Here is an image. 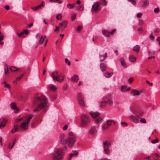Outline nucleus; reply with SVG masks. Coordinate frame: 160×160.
<instances>
[{
    "label": "nucleus",
    "mask_w": 160,
    "mask_h": 160,
    "mask_svg": "<svg viewBox=\"0 0 160 160\" xmlns=\"http://www.w3.org/2000/svg\"><path fill=\"white\" fill-rule=\"evenodd\" d=\"M142 15V13H138L137 14V16L138 18H140Z\"/></svg>",
    "instance_id": "57"
},
{
    "label": "nucleus",
    "mask_w": 160,
    "mask_h": 160,
    "mask_svg": "<svg viewBox=\"0 0 160 160\" xmlns=\"http://www.w3.org/2000/svg\"><path fill=\"white\" fill-rule=\"evenodd\" d=\"M64 154V152L62 148L55 149L54 152L52 154L53 160H62Z\"/></svg>",
    "instance_id": "2"
},
{
    "label": "nucleus",
    "mask_w": 160,
    "mask_h": 160,
    "mask_svg": "<svg viewBox=\"0 0 160 160\" xmlns=\"http://www.w3.org/2000/svg\"><path fill=\"white\" fill-rule=\"evenodd\" d=\"M62 16L61 14H58L56 16L57 19L58 20H61L62 18Z\"/></svg>",
    "instance_id": "39"
},
{
    "label": "nucleus",
    "mask_w": 160,
    "mask_h": 160,
    "mask_svg": "<svg viewBox=\"0 0 160 160\" xmlns=\"http://www.w3.org/2000/svg\"><path fill=\"white\" fill-rule=\"evenodd\" d=\"M48 87L51 90L54 91L57 89L56 87L53 85H50Z\"/></svg>",
    "instance_id": "33"
},
{
    "label": "nucleus",
    "mask_w": 160,
    "mask_h": 160,
    "mask_svg": "<svg viewBox=\"0 0 160 160\" xmlns=\"http://www.w3.org/2000/svg\"><path fill=\"white\" fill-rule=\"evenodd\" d=\"M76 141V137L72 132H70L68 138V144L71 147L73 146Z\"/></svg>",
    "instance_id": "5"
},
{
    "label": "nucleus",
    "mask_w": 160,
    "mask_h": 160,
    "mask_svg": "<svg viewBox=\"0 0 160 160\" xmlns=\"http://www.w3.org/2000/svg\"><path fill=\"white\" fill-rule=\"evenodd\" d=\"M100 68L102 71L104 72L106 69V66L105 64L101 63L100 65Z\"/></svg>",
    "instance_id": "19"
},
{
    "label": "nucleus",
    "mask_w": 160,
    "mask_h": 160,
    "mask_svg": "<svg viewBox=\"0 0 160 160\" xmlns=\"http://www.w3.org/2000/svg\"><path fill=\"white\" fill-rule=\"evenodd\" d=\"M90 121V118L86 115H82L81 116V126L85 127L88 125Z\"/></svg>",
    "instance_id": "6"
},
{
    "label": "nucleus",
    "mask_w": 160,
    "mask_h": 160,
    "mask_svg": "<svg viewBox=\"0 0 160 160\" xmlns=\"http://www.w3.org/2000/svg\"><path fill=\"white\" fill-rule=\"evenodd\" d=\"M8 67L7 66H6V67H5L4 68V71H5V74H8Z\"/></svg>",
    "instance_id": "50"
},
{
    "label": "nucleus",
    "mask_w": 160,
    "mask_h": 160,
    "mask_svg": "<svg viewBox=\"0 0 160 160\" xmlns=\"http://www.w3.org/2000/svg\"><path fill=\"white\" fill-rule=\"evenodd\" d=\"M78 103L80 107L82 108H83L85 106L84 101L82 97L81 93H79L78 95Z\"/></svg>",
    "instance_id": "9"
},
{
    "label": "nucleus",
    "mask_w": 160,
    "mask_h": 160,
    "mask_svg": "<svg viewBox=\"0 0 160 160\" xmlns=\"http://www.w3.org/2000/svg\"><path fill=\"white\" fill-rule=\"evenodd\" d=\"M157 41L159 42V44L160 45V36L157 38Z\"/></svg>",
    "instance_id": "63"
},
{
    "label": "nucleus",
    "mask_w": 160,
    "mask_h": 160,
    "mask_svg": "<svg viewBox=\"0 0 160 160\" xmlns=\"http://www.w3.org/2000/svg\"><path fill=\"white\" fill-rule=\"evenodd\" d=\"M2 83H4L5 84V85H4V87H5V88H10V86L9 84H7V83H6L5 82H3Z\"/></svg>",
    "instance_id": "51"
},
{
    "label": "nucleus",
    "mask_w": 160,
    "mask_h": 160,
    "mask_svg": "<svg viewBox=\"0 0 160 160\" xmlns=\"http://www.w3.org/2000/svg\"><path fill=\"white\" fill-rule=\"evenodd\" d=\"M51 77L55 80L59 82H63L65 76L62 73H59L57 71H55L51 74Z\"/></svg>",
    "instance_id": "4"
},
{
    "label": "nucleus",
    "mask_w": 160,
    "mask_h": 160,
    "mask_svg": "<svg viewBox=\"0 0 160 160\" xmlns=\"http://www.w3.org/2000/svg\"><path fill=\"white\" fill-rule=\"evenodd\" d=\"M19 127L18 125H14L13 128L11 131V132L12 133H14L15 132L19 131Z\"/></svg>",
    "instance_id": "20"
},
{
    "label": "nucleus",
    "mask_w": 160,
    "mask_h": 160,
    "mask_svg": "<svg viewBox=\"0 0 160 160\" xmlns=\"http://www.w3.org/2000/svg\"><path fill=\"white\" fill-rule=\"evenodd\" d=\"M131 94L133 96L139 95V92L137 90H134L131 92Z\"/></svg>",
    "instance_id": "28"
},
{
    "label": "nucleus",
    "mask_w": 160,
    "mask_h": 160,
    "mask_svg": "<svg viewBox=\"0 0 160 160\" xmlns=\"http://www.w3.org/2000/svg\"><path fill=\"white\" fill-rule=\"evenodd\" d=\"M65 62L66 63H67V64L68 65V66H70L71 64V63H70V62L68 60V59L67 58H66L65 59Z\"/></svg>",
    "instance_id": "53"
},
{
    "label": "nucleus",
    "mask_w": 160,
    "mask_h": 160,
    "mask_svg": "<svg viewBox=\"0 0 160 160\" xmlns=\"http://www.w3.org/2000/svg\"><path fill=\"white\" fill-rule=\"evenodd\" d=\"M23 119V118L22 117H18L16 119L15 121L16 122H19L20 121H21Z\"/></svg>",
    "instance_id": "41"
},
{
    "label": "nucleus",
    "mask_w": 160,
    "mask_h": 160,
    "mask_svg": "<svg viewBox=\"0 0 160 160\" xmlns=\"http://www.w3.org/2000/svg\"><path fill=\"white\" fill-rule=\"evenodd\" d=\"M65 135L63 133L60 134L59 138L60 143L62 144L65 145L68 143V140H67L65 138Z\"/></svg>",
    "instance_id": "10"
},
{
    "label": "nucleus",
    "mask_w": 160,
    "mask_h": 160,
    "mask_svg": "<svg viewBox=\"0 0 160 160\" xmlns=\"http://www.w3.org/2000/svg\"><path fill=\"white\" fill-rule=\"evenodd\" d=\"M76 14L75 13L72 14V15L71 19L72 21H74L76 18Z\"/></svg>",
    "instance_id": "42"
},
{
    "label": "nucleus",
    "mask_w": 160,
    "mask_h": 160,
    "mask_svg": "<svg viewBox=\"0 0 160 160\" xmlns=\"http://www.w3.org/2000/svg\"><path fill=\"white\" fill-rule=\"evenodd\" d=\"M149 37L151 39H153L154 38V37L153 36L152 34H151L150 35Z\"/></svg>",
    "instance_id": "62"
},
{
    "label": "nucleus",
    "mask_w": 160,
    "mask_h": 160,
    "mask_svg": "<svg viewBox=\"0 0 160 160\" xmlns=\"http://www.w3.org/2000/svg\"><path fill=\"white\" fill-rule=\"evenodd\" d=\"M116 31V30L115 29H113L110 32L107 30H103L102 31V33L105 37H109L111 35H113Z\"/></svg>",
    "instance_id": "8"
},
{
    "label": "nucleus",
    "mask_w": 160,
    "mask_h": 160,
    "mask_svg": "<svg viewBox=\"0 0 160 160\" xmlns=\"http://www.w3.org/2000/svg\"><path fill=\"white\" fill-rule=\"evenodd\" d=\"M149 3V2L148 0H145L142 2V7H146L148 5Z\"/></svg>",
    "instance_id": "27"
},
{
    "label": "nucleus",
    "mask_w": 160,
    "mask_h": 160,
    "mask_svg": "<svg viewBox=\"0 0 160 160\" xmlns=\"http://www.w3.org/2000/svg\"><path fill=\"white\" fill-rule=\"evenodd\" d=\"M109 127L107 123L106 124H105L102 126V128L103 130H106L108 129Z\"/></svg>",
    "instance_id": "40"
},
{
    "label": "nucleus",
    "mask_w": 160,
    "mask_h": 160,
    "mask_svg": "<svg viewBox=\"0 0 160 160\" xmlns=\"http://www.w3.org/2000/svg\"><path fill=\"white\" fill-rule=\"evenodd\" d=\"M96 2L98 3L99 6L100 5L103 6H106L107 5V2L106 0H100L99 2Z\"/></svg>",
    "instance_id": "23"
},
{
    "label": "nucleus",
    "mask_w": 160,
    "mask_h": 160,
    "mask_svg": "<svg viewBox=\"0 0 160 160\" xmlns=\"http://www.w3.org/2000/svg\"><path fill=\"white\" fill-rule=\"evenodd\" d=\"M140 122L143 123H145L146 122L145 119L144 118H142L140 119Z\"/></svg>",
    "instance_id": "46"
},
{
    "label": "nucleus",
    "mask_w": 160,
    "mask_h": 160,
    "mask_svg": "<svg viewBox=\"0 0 160 160\" xmlns=\"http://www.w3.org/2000/svg\"><path fill=\"white\" fill-rule=\"evenodd\" d=\"M71 80L74 82H77L78 80V75H74L71 78Z\"/></svg>",
    "instance_id": "26"
},
{
    "label": "nucleus",
    "mask_w": 160,
    "mask_h": 160,
    "mask_svg": "<svg viewBox=\"0 0 160 160\" xmlns=\"http://www.w3.org/2000/svg\"><path fill=\"white\" fill-rule=\"evenodd\" d=\"M146 82L147 84H149L150 86L152 85V83H150L148 81H146Z\"/></svg>",
    "instance_id": "60"
},
{
    "label": "nucleus",
    "mask_w": 160,
    "mask_h": 160,
    "mask_svg": "<svg viewBox=\"0 0 160 160\" xmlns=\"http://www.w3.org/2000/svg\"><path fill=\"white\" fill-rule=\"evenodd\" d=\"M50 1L51 2H57L58 3H61V1L60 0H50Z\"/></svg>",
    "instance_id": "54"
},
{
    "label": "nucleus",
    "mask_w": 160,
    "mask_h": 160,
    "mask_svg": "<svg viewBox=\"0 0 160 160\" xmlns=\"http://www.w3.org/2000/svg\"><path fill=\"white\" fill-rule=\"evenodd\" d=\"M97 129L95 127H91L88 131L89 134L93 136L95 135L97 133Z\"/></svg>",
    "instance_id": "12"
},
{
    "label": "nucleus",
    "mask_w": 160,
    "mask_h": 160,
    "mask_svg": "<svg viewBox=\"0 0 160 160\" xmlns=\"http://www.w3.org/2000/svg\"><path fill=\"white\" fill-rule=\"evenodd\" d=\"M99 58L101 59L100 61L101 62H102L104 59L107 58V54L106 53H104L103 55L100 54L99 55Z\"/></svg>",
    "instance_id": "18"
},
{
    "label": "nucleus",
    "mask_w": 160,
    "mask_h": 160,
    "mask_svg": "<svg viewBox=\"0 0 160 160\" xmlns=\"http://www.w3.org/2000/svg\"><path fill=\"white\" fill-rule=\"evenodd\" d=\"M68 21H62L61 23H59V25L61 28L62 30V31H63L64 28H66L67 26Z\"/></svg>",
    "instance_id": "14"
},
{
    "label": "nucleus",
    "mask_w": 160,
    "mask_h": 160,
    "mask_svg": "<svg viewBox=\"0 0 160 160\" xmlns=\"http://www.w3.org/2000/svg\"><path fill=\"white\" fill-rule=\"evenodd\" d=\"M6 121L4 118L0 119V128H2L5 126V123Z\"/></svg>",
    "instance_id": "16"
},
{
    "label": "nucleus",
    "mask_w": 160,
    "mask_h": 160,
    "mask_svg": "<svg viewBox=\"0 0 160 160\" xmlns=\"http://www.w3.org/2000/svg\"><path fill=\"white\" fill-rule=\"evenodd\" d=\"M68 127V126L67 124L65 125L63 128V130H66L67 129Z\"/></svg>",
    "instance_id": "58"
},
{
    "label": "nucleus",
    "mask_w": 160,
    "mask_h": 160,
    "mask_svg": "<svg viewBox=\"0 0 160 160\" xmlns=\"http://www.w3.org/2000/svg\"><path fill=\"white\" fill-rule=\"evenodd\" d=\"M46 37L45 35L41 36L39 40L38 44L41 45L42 44L44 41V39L46 38Z\"/></svg>",
    "instance_id": "21"
},
{
    "label": "nucleus",
    "mask_w": 160,
    "mask_h": 160,
    "mask_svg": "<svg viewBox=\"0 0 160 160\" xmlns=\"http://www.w3.org/2000/svg\"><path fill=\"white\" fill-rule=\"evenodd\" d=\"M82 26H79L78 27L77 29H76V30L78 32H80L81 30L82 29Z\"/></svg>",
    "instance_id": "49"
},
{
    "label": "nucleus",
    "mask_w": 160,
    "mask_h": 160,
    "mask_svg": "<svg viewBox=\"0 0 160 160\" xmlns=\"http://www.w3.org/2000/svg\"><path fill=\"white\" fill-rule=\"evenodd\" d=\"M23 76H24V74H21L19 77H17L16 78L17 81H19L23 77Z\"/></svg>",
    "instance_id": "47"
},
{
    "label": "nucleus",
    "mask_w": 160,
    "mask_h": 160,
    "mask_svg": "<svg viewBox=\"0 0 160 160\" xmlns=\"http://www.w3.org/2000/svg\"><path fill=\"white\" fill-rule=\"evenodd\" d=\"M75 152H76L75 153H71L70 154V159L72 157L77 156L78 155V152L77 151H75Z\"/></svg>",
    "instance_id": "35"
},
{
    "label": "nucleus",
    "mask_w": 160,
    "mask_h": 160,
    "mask_svg": "<svg viewBox=\"0 0 160 160\" xmlns=\"http://www.w3.org/2000/svg\"><path fill=\"white\" fill-rule=\"evenodd\" d=\"M33 116L32 115H29L28 117L27 120L26 122H28V123H29V122L30 121L31 119Z\"/></svg>",
    "instance_id": "38"
},
{
    "label": "nucleus",
    "mask_w": 160,
    "mask_h": 160,
    "mask_svg": "<svg viewBox=\"0 0 160 160\" xmlns=\"http://www.w3.org/2000/svg\"><path fill=\"white\" fill-rule=\"evenodd\" d=\"M28 123L26 122H23L19 126V128L22 130H24L28 129Z\"/></svg>",
    "instance_id": "13"
},
{
    "label": "nucleus",
    "mask_w": 160,
    "mask_h": 160,
    "mask_svg": "<svg viewBox=\"0 0 160 160\" xmlns=\"http://www.w3.org/2000/svg\"><path fill=\"white\" fill-rule=\"evenodd\" d=\"M104 148V152L105 154H108L110 153L109 148L110 146V143L107 141H104L103 143Z\"/></svg>",
    "instance_id": "7"
},
{
    "label": "nucleus",
    "mask_w": 160,
    "mask_h": 160,
    "mask_svg": "<svg viewBox=\"0 0 160 160\" xmlns=\"http://www.w3.org/2000/svg\"><path fill=\"white\" fill-rule=\"evenodd\" d=\"M129 59L130 62H134L136 61V58L135 57L132 55L129 56Z\"/></svg>",
    "instance_id": "30"
},
{
    "label": "nucleus",
    "mask_w": 160,
    "mask_h": 160,
    "mask_svg": "<svg viewBox=\"0 0 160 160\" xmlns=\"http://www.w3.org/2000/svg\"><path fill=\"white\" fill-rule=\"evenodd\" d=\"M102 120V118L101 117H99L96 119L94 122L95 123L98 124Z\"/></svg>",
    "instance_id": "37"
},
{
    "label": "nucleus",
    "mask_w": 160,
    "mask_h": 160,
    "mask_svg": "<svg viewBox=\"0 0 160 160\" xmlns=\"http://www.w3.org/2000/svg\"><path fill=\"white\" fill-rule=\"evenodd\" d=\"M140 49V46L138 45H136L133 48V50L136 52H138Z\"/></svg>",
    "instance_id": "32"
},
{
    "label": "nucleus",
    "mask_w": 160,
    "mask_h": 160,
    "mask_svg": "<svg viewBox=\"0 0 160 160\" xmlns=\"http://www.w3.org/2000/svg\"><path fill=\"white\" fill-rule=\"evenodd\" d=\"M16 141V139H14L13 140V143H12V146H11V147H10V146L8 147V148L11 149L12 148V147L14 146V145Z\"/></svg>",
    "instance_id": "44"
},
{
    "label": "nucleus",
    "mask_w": 160,
    "mask_h": 160,
    "mask_svg": "<svg viewBox=\"0 0 160 160\" xmlns=\"http://www.w3.org/2000/svg\"><path fill=\"white\" fill-rule=\"evenodd\" d=\"M107 123L109 126L112 125H114L115 124V122L113 120H108L107 122Z\"/></svg>",
    "instance_id": "24"
},
{
    "label": "nucleus",
    "mask_w": 160,
    "mask_h": 160,
    "mask_svg": "<svg viewBox=\"0 0 160 160\" xmlns=\"http://www.w3.org/2000/svg\"><path fill=\"white\" fill-rule=\"evenodd\" d=\"M90 114L92 118H95L99 116V113L98 112H90Z\"/></svg>",
    "instance_id": "17"
},
{
    "label": "nucleus",
    "mask_w": 160,
    "mask_h": 160,
    "mask_svg": "<svg viewBox=\"0 0 160 160\" xmlns=\"http://www.w3.org/2000/svg\"><path fill=\"white\" fill-rule=\"evenodd\" d=\"M122 66L124 68H126L127 67V65L125 62L124 59L123 58H122L120 60Z\"/></svg>",
    "instance_id": "25"
},
{
    "label": "nucleus",
    "mask_w": 160,
    "mask_h": 160,
    "mask_svg": "<svg viewBox=\"0 0 160 160\" xmlns=\"http://www.w3.org/2000/svg\"><path fill=\"white\" fill-rule=\"evenodd\" d=\"M10 69L11 71L13 72H15L18 70V69H17L16 67L14 66H12L10 67Z\"/></svg>",
    "instance_id": "34"
},
{
    "label": "nucleus",
    "mask_w": 160,
    "mask_h": 160,
    "mask_svg": "<svg viewBox=\"0 0 160 160\" xmlns=\"http://www.w3.org/2000/svg\"><path fill=\"white\" fill-rule=\"evenodd\" d=\"M11 108L15 112H18V109L17 108L16 103L12 102L11 104Z\"/></svg>",
    "instance_id": "15"
},
{
    "label": "nucleus",
    "mask_w": 160,
    "mask_h": 160,
    "mask_svg": "<svg viewBox=\"0 0 160 160\" xmlns=\"http://www.w3.org/2000/svg\"><path fill=\"white\" fill-rule=\"evenodd\" d=\"M4 36L3 35H0V41H2L3 39Z\"/></svg>",
    "instance_id": "59"
},
{
    "label": "nucleus",
    "mask_w": 160,
    "mask_h": 160,
    "mask_svg": "<svg viewBox=\"0 0 160 160\" xmlns=\"http://www.w3.org/2000/svg\"><path fill=\"white\" fill-rule=\"evenodd\" d=\"M59 27L57 26L56 27V28L54 30V32H57V31H59Z\"/></svg>",
    "instance_id": "61"
},
{
    "label": "nucleus",
    "mask_w": 160,
    "mask_h": 160,
    "mask_svg": "<svg viewBox=\"0 0 160 160\" xmlns=\"http://www.w3.org/2000/svg\"><path fill=\"white\" fill-rule=\"evenodd\" d=\"M158 142H159L158 139V138H156L154 140H152L151 141V142L152 143L154 144V143H158Z\"/></svg>",
    "instance_id": "45"
},
{
    "label": "nucleus",
    "mask_w": 160,
    "mask_h": 160,
    "mask_svg": "<svg viewBox=\"0 0 160 160\" xmlns=\"http://www.w3.org/2000/svg\"><path fill=\"white\" fill-rule=\"evenodd\" d=\"M84 7L83 6L81 5L77 8V9L79 11H82L83 10Z\"/></svg>",
    "instance_id": "43"
},
{
    "label": "nucleus",
    "mask_w": 160,
    "mask_h": 160,
    "mask_svg": "<svg viewBox=\"0 0 160 160\" xmlns=\"http://www.w3.org/2000/svg\"><path fill=\"white\" fill-rule=\"evenodd\" d=\"M142 28H139L138 29V31L139 33H141L142 32Z\"/></svg>",
    "instance_id": "64"
},
{
    "label": "nucleus",
    "mask_w": 160,
    "mask_h": 160,
    "mask_svg": "<svg viewBox=\"0 0 160 160\" xmlns=\"http://www.w3.org/2000/svg\"><path fill=\"white\" fill-rule=\"evenodd\" d=\"M4 8L7 10H9L10 9L9 6L8 5H5L4 6Z\"/></svg>",
    "instance_id": "56"
},
{
    "label": "nucleus",
    "mask_w": 160,
    "mask_h": 160,
    "mask_svg": "<svg viewBox=\"0 0 160 160\" xmlns=\"http://www.w3.org/2000/svg\"><path fill=\"white\" fill-rule=\"evenodd\" d=\"M24 33H25L26 35H27L28 33V32L27 30H22L21 33H18L17 35L19 37H21Z\"/></svg>",
    "instance_id": "22"
},
{
    "label": "nucleus",
    "mask_w": 160,
    "mask_h": 160,
    "mask_svg": "<svg viewBox=\"0 0 160 160\" xmlns=\"http://www.w3.org/2000/svg\"><path fill=\"white\" fill-rule=\"evenodd\" d=\"M113 74V72H106L104 74V75L105 77L107 78H109Z\"/></svg>",
    "instance_id": "31"
},
{
    "label": "nucleus",
    "mask_w": 160,
    "mask_h": 160,
    "mask_svg": "<svg viewBox=\"0 0 160 160\" xmlns=\"http://www.w3.org/2000/svg\"><path fill=\"white\" fill-rule=\"evenodd\" d=\"M100 9V6L98 5V3L96 2L92 6V11L93 13H96L97 11Z\"/></svg>",
    "instance_id": "11"
},
{
    "label": "nucleus",
    "mask_w": 160,
    "mask_h": 160,
    "mask_svg": "<svg viewBox=\"0 0 160 160\" xmlns=\"http://www.w3.org/2000/svg\"><path fill=\"white\" fill-rule=\"evenodd\" d=\"M128 2H131L132 4L135 5L136 2L135 0H128Z\"/></svg>",
    "instance_id": "48"
},
{
    "label": "nucleus",
    "mask_w": 160,
    "mask_h": 160,
    "mask_svg": "<svg viewBox=\"0 0 160 160\" xmlns=\"http://www.w3.org/2000/svg\"><path fill=\"white\" fill-rule=\"evenodd\" d=\"M43 6V3L42 2L40 5L36 7H33L32 9L34 11H36L40 8L41 7Z\"/></svg>",
    "instance_id": "29"
},
{
    "label": "nucleus",
    "mask_w": 160,
    "mask_h": 160,
    "mask_svg": "<svg viewBox=\"0 0 160 160\" xmlns=\"http://www.w3.org/2000/svg\"><path fill=\"white\" fill-rule=\"evenodd\" d=\"M112 104L113 101L112 97L110 95H107L103 97V100L100 104V106L103 108L106 105L111 106Z\"/></svg>",
    "instance_id": "3"
},
{
    "label": "nucleus",
    "mask_w": 160,
    "mask_h": 160,
    "mask_svg": "<svg viewBox=\"0 0 160 160\" xmlns=\"http://www.w3.org/2000/svg\"><path fill=\"white\" fill-rule=\"evenodd\" d=\"M47 103L46 97L43 95L36 97L33 102L34 105L37 106L33 110L34 112H38L41 109L45 108Z\"/></svg>",
    "instance_id": "1"
},
{
    "label": "nucleus",
    "mask_w": 160,
    "mask_h": 160,
    "mask_svg": "<svg viewBox=\"0 0 160 160\" xmlns=\"http://www.w3.org/2000/svg\"><path fill=\"white\" fill-rule=\"evenodd\" d=\"M126 87L125 86H122L121 87V90L122 92H124L125 91Z\"/></svg>",
    "instance_id": "52"
},
{
    "label": "nucleus",
    "mask_w": 160,
    "mask_h": 160,
    "mask_svg": "<svg viewBox=\"0 0 160 160\" xmlns=\"http://www.w3.org/2000/svg\"><path fill=\"white\" fill-rule=\"evenodd\" d=\"M154 11L155 13H158L159 11V9L158 8H155Z\"/></svg>",
    "instance_id": "55"
},
{
    "label": "nucleus",
    "mask_w": 160,
    "mask_h": 160,
    "mask_svg": "<svg viewBox=\"0 0 160 160\" xmlns=\"http://www.w3.org/2000/svg\"><path fill=\"white\" fill-rule=\"evenodd\" d=\"M74 4H67V6L68 8L70 9H72L74 8Z\"/></svg>",
    "instance_id": "36"
}]
</instances>
